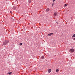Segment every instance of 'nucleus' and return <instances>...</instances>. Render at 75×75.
<instances>
[{
	"mask_svg": "<svg viewBox=\"0 0 75 75\" xmlns=\"http://www.w3.org/2000/svg\"><path fill=\"white\" fill-rule=\"evenodd\" d=\"M8 42H9L8 40H6L4 41L3 42L2 45H4L7 44L8 43Z\"/></svg>",
	"mask_w": 75,
	"mask_h": 75,
	"instance_id": "f257e3e1",
	"label": "nucleus"
},
{
	"mask_svg": "<svg viewBox=\"0 0 75 75\" xmlns=\"http://www.w3.org/2000/svg\"><path fill=\"white\" fill-rule=\"evenodd\" d=\"M57 12H56L54 13V17H56L57 16Z\"/></svg>",
	"mask_w": 75,
	"mask_h": 75,
	"instance_id": "f03ea898",
	"label": "nucleus"
},
{
	"mask_svg": "<svg viewBox=\"0 0 75 75\" xmlns=\"http://www.w3.org/2000/svg\"><path fill=\"white\" fill-rule=\"evenodd\" d=\"M70 51L71 52H74V49H71L70 50Z\"/></svg>",
	"mask_w": 75,
	"mask_h": 75,
	"instance_id": "7ed1b4c3",
	"label": "nucleus"
},
{
	"mask_svg": "<svg viewBox=\"0 0 75 75\" xmlns=\"http://www.w3.org/2000/svg\"><path fill=\"white\" fill-rule=\"evenodd\" d=\"M53 35V33H50L49 34H48L47 35H48V36H51V35Z\"/></svg>",
	"mask_w": 75,
	"mask_h": 75,
	"instance_id": "20e7f679",
	"label": "nucleus"
},
{
	"mask_svg": "<svg viewBox=\"0 0 75 75\" xmlns=\"http://www.w3.org/2000/svg\"><path fill=\"white\" fill-rule=\"evenodd\" d=\"M50 11V8H47L46 10V11L48 12V11Z\"/></svg>",
	"mask_w": 75,
	"mask_h": 75,
	"instance_id": "39448f33",
	"label": "nucleus"
},
{
	"mask_svg": "<svg viewBox=\"0 0 75 75\" xmlns=\"http://www.w3.org/2000/svg\"><path fill=\"white\" fill-rule=\"evenodd\" d=\"M50 72H51V69H49L48 71V72L50 73Z\"/></svg>",
	"mask_w": 75,
	"mask_h": 75,
	"instance_id": "423d86ee",
	"label": "nucleus"
},
{
	"mask_svg": "<svg viewBox=\"0 0 75 75\" xmlns=\"http://www.w3.org/2000/svg\"><path fill=\"white\" fill-rule=\"evenodd\" d=\"M41 58L42 59H44V56H42V57H41Z\"/></svg>",
	"mask_w": 75,
	"mask_h": 75,
	"instance_id": "0eeeda50",
	"label": "nucleus"
},
{
	"mask_svg": "<svg viewBox=\"0 0 75 75\" xmlns=\"http://www.w3.org/2000/svg\"><path fill=\"white\" fill-rule=\"evenodd\" d=\"M12 74V72H8V74H9L10 75H11V74Z\"/></svg>",
	"mask_w": 75,
	"mask_h": 75,
	"instance_id": "6e6552de",
	"label": "nucleus"
},
{
	"mask_svg": "<svg viewBox=\"0 0 75 75\" xmlns=\"http://www.w3.org/2000/svg\"><path fill=\"white\" fill-rule=\"evenodd\" d=\"M16 7H13V10H16Z\"/></svg>",
	"mask_w": 75,
	"mask_h": 75,
	"instance_id": "1a4fd4ad",
	"label": "nucleus"
},
{
	"mask_svg": "<svg viewBox=\"0 0 75 75\" xmlns=\"http://www.w3.org/2000/svg\"><path fill=\"white\" fill-rule=\"evenodd\" d=\"M72 37L73 38V37H75V34H74L72 36Z\"/></svg>",
	"mask_w": 75,
	"mask_h": 75,
	"instance_id": "9d476101",
	"label": "nucleus"
},
{
	"mask_svg": "<svg viewBox=\"0 0 75 75\" xmlns=\"http://www.w3.org/2000/svg\"><path fill=\"white\" fill-rule=\"evenodd\" d=\"M58 71H59V70L58 69H57L56 70V72H58Z\"/></svg>",
	"mask_w": 75,
	"mask_h": 75,
	"instance_id": "9b49d317",
	"label": "nucleus"
},
{
	"mask_svg": "<svg viewBox=\"0 0 75 75\" xmlns=\"http://www.w3.org/2000/svg\"><path fill=\"white\" fill-rule=\"evenodd\" d=\"M28 2L29 3H31V0H29Z\"/></svg>",
	"mask_w": 75,
	"mask_h": 75,
	"instance_id": "f8f14e48",
	"label": "nucleus"
},
{
	"mask_svg": "<svg viewBox=\"0 0 75 75\" xmlns=\"http://www.w3.org/2000/svg\"><path fill=\"white\" fill-rule=\"evenodd\" d=\"M20 45H23V43H21L19 44Z\"/></svg>",
	"mask_w": 75,
	"mask_h": 75,
	"instance_id": "ddd939ff",
	"label": "nucleus"
},
{
	"mask_svg": "<svg viewBox=\"0 0 75 75\" xmlns=\"http://www.w3.org/2000/svg\"><path fill=\"white\" fill-rule=\"evenodd\" d=\"M67 6V4H64V7H66V6Z\"/></svg>",
	"mask_w": 75,
	"mask_h": 75,
	"instance_id": "4468645a",
	"label": "nucleus"
},
{
	"mask_svg": "<svg viewBox=\"0 0 75 75\" xmlns=\"http://www.w3.org/2000/svg\"><path fill=\"white\" fill-rule=\"evenodd\" d=\"M55 1V0H53V2H54V1Z\"/></svg>",
	"mask_w": 75,
	"mask_h": 75,
	"instance_id": "2eb2a0df",
	"label": "nucleus"
},
{
	"mask_svg": "<svg viewBox=\"0 0 75 75\" xmlns=\"http://www.w3.org/2000/svg\"><path fill=\"white\" fill-rule=\"evenodd\" d=\"M52 6H54V3H53L52 4Z\"/></svg>",
	"mask_w": 75,
	"mask_h": 75,
	"instance_id": "dca6fc26",
	"label": "nucleus"
},
{
	"mask_svg": "<svg viewBox=\"0 0 75 75\" xmlns=\"http://www.w3.org/2000/svg\"><path fill=\"white\" fill-rule=\"evenodd\" d=\"M73 40H75V38H74Z\"/></svg>",
	"mask_w": 75,
	"mask_h": 75,
	"instance_id": "f3484780",
	"label": "nucleus"
},
{
	"mask_svg": "<svg viewBox=\"0 0 75 75\" xmlns=\"http://www.w3.org/2000/svg\"><path fill=\"white\" fill-rule=\"evenodd\" d=\"M12 13V12H11V11H10V13Z\"/></svg>",
	"mask_w": 75,
	"mask_h": 75,
	"instance_id": "a211bd4d",
	"label": "nucleus"
},
{
	"mask_svg": "<svg viewBox=\"0 0 75 75\" xmlns=\"http://www.w3.org/2000/svg\"><path fill=\"white\" fill-rule=\"evenodd\" d=\"M56 23H57V24H58V22H56Z\"/></svg>",
	"mask_w": 75,
	"mask_h": 75,
	"instance_id": "6ab92c4d",
	"label": "nucleus"
}]
</instances>
